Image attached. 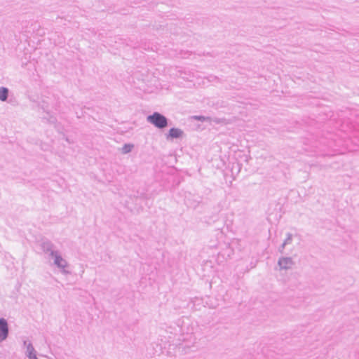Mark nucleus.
Here are the masks:
<instances>
[{"mask_svg":"<svg viewBox=\"0 0 359 359\" xmlns=\"http://www.w3.org/2000/svg\"><path fill=\"white\" fill-rule=\"evenodd\" d=\"M166 140L172 141L174 139H182L184 136V133L182 130L178 128H171L168 133L165 134Z\"/></svg>","mask_w":359,"mask_h":359,"instance_id":"nucleus-3","label":"nucleus"},{"mask_svg":"<svg viewBox=\"0 0 359 359\" xmlns=\"http://www.w3.org/2000/svg\"><path fill=\"white\" fill-rule=\"evenodd\" d=\"M43 120L46 121L47 123H48L50 124H55L57 122V118L55 116H51V115H50L48 118L43 117Z\"/></svg>","mask_w":359,"mask_h":359,"instance_id":"nucleus-11","label":"nucleus"},{"mask_svg":"<svg viewBox=\"0 0 359 359\" xmlns=\"http://www.w3.org/2000/svg\"><path fill=\"white\" fill-rule=\"evenodd\" d=\"M292 234L291 233H287V238H285V240L284 241V244H289L292 242Z\"/></svg>","mask_w":359,"mask_h":359,"instance_id":"nucleus-13","label":"nucleus"},{"mask_svg":"<svg viewBox=\"0 0 359 359\" xmlns=\"http://www.w3.org/2000/svg\"><path fill=\"white\" fill-rule=\"evenodd\" d=\"M40 246H41V250L45 253L50 252V254H51V252H57V250H54L55 246H54L53 243L47 238H43L41 240Z\"/></svg>","mask_w":359,"mask_h":359,"instance_id":"nucleus-6","label":"nucleus"},{"mask_svg":"<svg viewBox=\"0 0 359 359\" xmlns=\"http://www.w3.org/2000/svg\"><path fill=\"white\" fill-rule=\"evenodd\" d=\"M147 121L158 129H164L169 126L170 120L160 112L154 111L147 116Z\"/></svg>","mask_w":359,"mask_h":359,"instance_id":"nucleus-1","label":"nucleus"},{"mask_svg":"<svg viewBox=\"0 0 359 359\" xmlns=\"http://www.w3.org/2000/svg\"><path fill=\"white\" fill-rule=\"evenodd\" d=\"M134 148V144H130V143H126V144H124L122 149H121V151L123 154H128L130 152L132 151V149Z\"/></svg>","mask_w":359,"mask_h":359,"instance_id":"nucleus-9","label":"nucleus"},{"mask_svg":"<svg viewBox=\"0 0 359 359\" xmlns=\"http://www.w3.org/2000/svg\"><path fill=\"white\" fill-rule=\"evenodd\" d=\"M49 256L54 259L53 264L60 269L63 273H69V272L66 271L65 268L68 266L67 262L63 259L58 251L51 252Z\"/></svg>","mask_w":359,"mask_h":359,"instance_id":"nucleus-2","label":"nucleus"},{"mask_svg":"<svg viewBox=\"0 0 359 359\" xmlns=\"http://www.w3.org/2000/svg\"><path fill=\"white\" fill-rule=\"evenodd\" d=\"M294 264V261L291 257H280L278 261V265L280 267V269L287 270L291 269L292 266Z\"/></svg>","mask_w":359,"mask_h":359,"instance_id":"nucleus-5","label":"nucleus"},{"mask_svg":"<svg viewBox=\"0 0 359 359\" xmlns=\"http://www.w3.org/2000/svg\"><path fill=\"white\" fill-rule=\"evenodd\" d=\"M285 245H286V244H284V243H283L280 245V247H279V248H278V251H279L280 252L283 253V250H284V248H285Z\"/></svg>","mask_w":359,"mask_h":359,"instance_id":"nucleus-14","label":"nucleus"},{"mask_svg":"<svg viewBox=\"0 0 359 359\" xmlns=\"http://www.w3.org/2000/svg\"><path fill=\"white\" fill-rule=\"evenodd\" d=\"M9 334L8 323L4 318H0V342L6 340Z\"/></svg>","mask_w":359,"mask_h":359,"instance_id":"nucleus-4","label":"nucleus"},{"mask_svg":"<svg viewBox=\"0 0 359 359\" xmlns=\"http://www.w3.org/2000/svg\"><path fill=\"white\" fill-rule=\"evenodd\" d=\"M24 344L27 346V350H26V355L29 359H32V357H37L36 356V351L34 349L32 344L31 342L28 343L27 344V341H24Z\"/></svg>","mask_w":359,"mask_h":359,"instance_id":"nucleus-7","label":"nucleus"},{"mask_svg":"<svg viewBox=\"0 0 359 359\" xmlns=\"http://www.w3.org/2000/svg\"><path fill=\"white\" fill-rule=\"evenodd\" d=\"M191 119H194V120H196V121H201V122H203V121H208L210 120V118L208 117V116H192L191 117Z\"/></svg>","mask_w":359,"mask_h":359,"instance_id":"nucleus-10","label":"nucleus"},{"mask_svg":"<svg viewBox=\"0 0 359 359\" xmlns=\"http://www.w3.org/2000/svg\"><path fill=\"white\" fill-rule=\"evenodd\" d=\"M39 107L46 113H47V114H50V111H48V105L46 104V102L44 101H43L42 104H39Z\"/></svg>","mask_w":359,"mask_h":359,"instance_id":"nucleus-12","label":"nucleus"},{"mask_svg":"<svg viewBox=\"0 0 359 359\" xmlns=\"http://www.w3.org/2000/svg\"><path fill=\"white\" fill-rule=\"evenodd\" d=\"M9 95V89L6 87H0V100L6 102L8 100Z\"/></svg>","mask_w":359,"mask_h":359,"instance_id":"nucleus-8","label":"nucleus"}]
</instances>
